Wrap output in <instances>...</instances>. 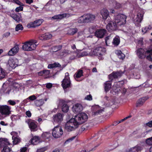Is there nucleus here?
Here are the masks:
<instances>
[{
	"instance_id": "59",
	"label": "nucleus",
	"mask_w": 152,
	"mask_h": 152,
	"mask_svg": "<svg viewBox=\"0 0 152 152\" xmlns=\"http://www.w3.org/2000/svg\"><path fill=\"white\" fill-rule=\"evenodd\" d=\"M26 3L30 4L33 2V0H25Z\"/></svg>"
},
{
	"instance_id": "9",
	"label": "nucleus",
	"mask_w": 152,
	"mask_h": 152,
	"mask_svg": "<svg viewBox=\"0 0 152 152\" xmlns=\"http://www.w3.org/2000/svg\"><path fill=\"white\" fill-rule=\"evenodd\" d=\"M11 107L5 105L0 106V113L2 115H7L10 113Z\"/></svg>"
},
{
	"instance_id": "3",
	"label": "nucleus",
	"mask_w": 152,
	"mask_h": 152,
	"mask_svg": "<svg viewBox=\"0 0 152 152\" xmlns=\"http://www.w3.org/2000/svg\"><path fill=\"white\" fill-rule=\"evenodd\" d=\"M95 19L94 15L90 14H85L81 16L78 20V22L81 23H86L90 22Z\"/></svg>"
},
{
	"instance_id": "57",
	"label": "nucleus",
	"mask_w": 152,
	"mask_h": 152,
	"mask_svg": "<svg viewBox=\"0 0 152 152\" xmlns=\"http://www.w3.org/2000/svg\"><path fill=\"white\" fill-rule=\"evenodd\" d=\"M81 129L82 130H87V128L86 127L85 124H83L81 127Z\"/></svg>"
},
{
	"instance_id": "42",
	"label": "nucleus",
	"mask_w": 152,
	"mask_h": 152,
	"mask_svg": "<svg viewBox=\"0 0 152 152\" xmlns=\"http://www.w3.org/2000/svg\"><path fill=\"white\" fill-rule=\"evenodd\" d=\"M103 111H104V110L102 109L98 110L96 112H94L93 113V115H100Z\"/></svg>"
},
{
	"instance_id": "22",
	"label": "nucleus",
	"mask_w": 152,
	"mask_h": 152,
	"mask_svg": "<svg viewBox=\"0 0 152 152\" xmlns=\"http://www.w3.org/2000/svg\"><path fill=\"white\" fill-rule=\"evenodd\" d=\"M101 14L102 16L103 19L106 20L109 17V12L108 10L105 9H103L101 11Z\"/></svg>"
},
{
	"instance_id": "11",
	"label": "nucleus",
	"mask_w": 152,
	"mask_h": 152,
	"mask_svg": "<svg viewBox=\"0 0 152 152\" xmlns=\"http://www.w3.org/2000/svg\"><path fill=\"white\" fill-rule=\"evenodd\" d=\"M121 76V73L119 72H113L108 75L109 79L110 81L112 82L114 79L117 78Z\"/></svg>"
},
{
	"instance_id": "29",
	"label": "nucleus",
	"mask_w": 152,
	"mask_h": 152,
	"mask_svg": "<svg viewBox=\"0 0 152 152\" xmlns=\"http://www.w3.org/2000/svg\"><path fill=\"white\" fill-rule=\"evenodd\" d=\"M111 83L110 81H107L104 83V86L105 91L107 92L109 91L111 88Z\"/></svg>"
},
{
	"instance_id": "62",
	"label": "nucleus",
	"mask_w": 152,
	"mask_h": 152,
	"mask_svg": "<svg viewBox=\"0 0 152 152\" xmlns=\"http://www.w3.org/2000/svg\"><path fill=\"white\" fill-rule=\"evenodd\" d=\"M119 123H118V121H116L114 122L112 124L113 126H116Z\"/></svg>"
},
{
	"instance_id": "25",
	"label": "nucleus",
	"mask_w": 152,
	"mask_h": 152,
	"mask_svg": "<svg viewBox=\"0 0 152 152\" xmlns=\"http://www.w3.org/2000/svg\"><path fill=\"white\" fill-rule=\"evenodd\" d=\"M77 127H75L74 126H73L72 124H69L66 123L65 125V129L68 132H71L74 130Z\"/></svg>"
},
{
	"instance_id": "47",
	"label": "nucleus",
	"mask_w": 152,
	"mask_h": 152,
	"mask_svg": "<svg viewBox=\"0 0 152 152\" xmlns=\"http://www.w3.org/2000/svg\"><path fill=\"white\" fill-rule=\"evenodd\" d=\"M29 26L30 28H35L37 27L35 21L30 23L29 24Z\"/></svg>"
},
{
	"instance_id": "53",
	"label": "nucleus",
	"mask_w": 152,
	"mask_h": 152,
	"mask_svg": "<svg viewBox=\"0 0 152 152\" xmlns=\"http://www.w3.org/2000/svg\"><path fill=\"white\" fill-rule=\"evenodd\" d=\"M146 124L147 126L150 127H152V121H149Z\"/></svg>"
},
{
	"instance_id": "28",
	"label": "nucleus",
	"mask_w": 152,
	"mask_h": 152,
	"mask_svg": "<svg viewBox=\"0 0 152 152\" xmlns=\"http://www.w3.org/2000/svg\"><path fill=\"white\" fill-rule=\"evenodd\" d=\"M124 83V82L123 80L115 82L113 85L114 87H116L117 88H121L123 86Z\"/></svg>"
},
{
	"instance_id": "58",
	"label": "nucleus",
	"mask_w": 152,
	"mask_h": 152,
	"mask_svg": "<svg viewBox=\"0 0 152 152\" xmlns=\"http://www.w3.org/2000/svg\"><path fill=\"white\" fill-rule=\"evenodd\" d=\"M147 27H145V28H142V31L143 32H144L145 33H146L148 31V30L147 29Z\"/></svg>"
},
{
	"instance_id": "18",
	"label": "nucleus",
	"mask_w": 152,
	"mask_h": 152,
	"mask_svg": "<svg viewBox=\"0 0 152 152\" xmlns=\"http://www.w3.org/2000/svg\"><path fill=\"white\" fill-rule=\"evenodd\" d=\"M149 97L148 96H144L139 99L137 102L136 107H140L142 106L145 101L148 99Z\"/></svg>"
},
{
	"instance_id": "19",
	"label": "nucleus",
	"mask_w": 152,
	"mask_h": 152,
	"mask_svg": "<svg viewBox=\"0 0 152 152\" xmlns=\"http://www.w3.org/2000/svg\"><path fill=\"white\" fill-rule=\"evenodd\" d=\"M71 82L70 80L64 79L62 81L61 86L64 89L70 87Z\"/></svg>"
},
{
	"instance_id": "17",
	"label": "nucleus",
	"mask_w": 152,
	"mask_h": 152,
	"mask_svg": "<svg viewBox=\"0 0 152 152\" xmlns=\"http://www.w3.org/2000/svg\"><path fill=\"white\" fill-rule=\"evenodd\" d=\"M19 49L18 45L15 44L14 46L9 50L8 53V54L9 56H12L18 52Z\"/></svg>"
},
{
	"instance_id": "21",
	"label": "nucleus",
	"mask_w": 152,
	"mask_h": 152,
	"mask_svg": "<svg viewBox=\"0 0 152 152\" xmlns=\"http://www.w3.org/2000/svg\"><path fill=\"white\" fill-rule=\"evenodd\" d=\"M52 37L51 34L49 33H45L44 34L39 36V38L41 40H47L50 39Z\"/></svg>"
},
{
	"instance_id": "38",
	"label": "nucleus",
	"mask_w": 152,
	"mask_h": 152,
	"mask_svg": "<svg viewBox=\"0 0 152 152\" xmlns=\"http://www.w3.org/2000/svg\"><path fill=\"white\" fill-rule=\"evenodd\" d=\"M49 73V70H43L38 72V75L40 76H42L43 75H47Z\"/></svg>"
},
{
	"instance_id": "40",
	"label": "nucleus",
	"mask_w": 152,
	"mask_h": 152,
	"mask_svg": "<svg viewBox=\"0 0 152 152\" xmlns=\"http://www.w3.org/2000/svg\"><path fill=\"white\" fill-rule=\"evenodd\" d=\"M23 27L21 24H19L16 26L15 28V30L16 31H18L19 30H22Z\"/></svg>"
},
{
	"instance_id": "56",
	"label": "nucleus",
	"mask_w": 152,
	"mask_h": 152,
	"mask_svg": "<svg viewBox=\"0 0 152 152\" xmlns=\"http://www.w3.org/2000/svg\"><path fill=\"white\" fill-rule=\"evenodd\" d=\"M65 77L64 79H67L68 80H70L69 77V74L68 72H66L65 74Z\"/></svg>"
},
{
	"instance_id": "4",
	"label": "nucleus",
	"mask_w": 152,
	"mask_h": 152,
	"mask_svg": "<svg viewBox=\"0 0 152 152\" xmlns=\"http://www.w3.org/2000/svg\"><path fill=\"white\" fill-rule=\"evenodd\" d=\"M106 51L105 48L102 47H98L93 50L92 54L95 56H98L99 60H102L103 58L102 56Z\"/></svg>"
},
{
	"instance_id": "30",
	"label": "nucleus",
	"mask_w": 152,
	"mask_h": 152,
	"mask_svg": "<svg viewBox=\"0 0 152 152\" xmlns=\"http://www.w3.org/2000/svg\"><path fill=\"white\" fill-rule=\"evenodd\" d=\"M115 53L118 55V57L119 59L122 60H124L125 58V55L123 53L121 50H118L116 51Z\"/></svg>"
},
{
	"instance_id": "2",
	"label": "nucleus",
	"mask_w": 152,
	"mask_h": 152,
	"mask_svg": "<svg viewBox=\"0 0 152 152\" xmlns=\"http://www.w3.org/2000/svg\"><path fill=\"white\" fill-rule=\"evenodd\" d=\"M37 40L31 39L25 42L22 46V48L25 51H30L34 50L36 48Z\"/></svg>"
},
{
	"instance_id": "32",
	"label": "nucleus",
	"mask_w": 152,
	"mask_h": 152,
	"mask_svg": "<svg viewBox=\"0 0 152 152\" xmlns=\"http://www.w3.org/2000/svg\"><path fill=\"white\" fill-rule=\"evenodd\" d=\"M143 16V14L142 13L138 12L137 13L136 18V21L140 23L142 21Z\"/></svg>"
},
{
	"instance_id": "10",
	"label": "nucleus",
	"mask_w": 152,
	"mask_h": 152,
	"mask_svg": "<svg viewBox=\"0 0 152 152\" xmlns=\"http://www.w3.org/2000/svg\"><path fill=\"white\" fill-rule=\"evenodd\" d=\"M106 30L104 29H97L95 32V35L98 38H102L106 33Z\"/></svg>"
},
{
	"instance_id": "7",
	"label": "nucleus",
	"mask_w": 152,
	"mask_h": 152,
	"mask_svg": "<svg viewBox=\"0 0 152 152\" xmlns=\"http://www.w3.org/2000/svg\"><path fill=\"white\" fill-rule=\"evenodd\" d=\"M76 118L77 120L79 125L82 124L87 121L88 116L86 113H81L76 115Z\"/></svg>"
},
{
	"instance_id": "20",
	"label": "nucleus",
	"mask_w": 152,
	"mask_h": 152,
	"mask_svg": "<svg viewBox=\"0 0 152 152\" xmlns=\"http://www.w3.org/2000/svg\"><path fill=\"white\" fill-rule=\"evenodd\" d=\"M66 15L67 14L66 13L59 14L55 15L53 17H50V19L52 20H60L66 17Z\"/></svg>"
},
{
	"instance_id": "13",
	"label": "nucleus",
	"mask_w": 152,
	"mask_h": 152,
	"mask_svg": "<svg viewBox=\"0 0 152 152\" xmlns=\"http://www.w3.org/2000/svg\"><path fill=\"white\" fill-rule=\"evenodd\" d=\"M18 60L15 58H10L8 61L9 66L12 68H15L18 65Z\"/></svg>"
},
{
	"instance_id": "64",
	"label": "nucleus",
	"mask_w": 152,
	"mask_h": 152,
	"mask_svg": "<svg viewBox=\"0 0 152 152\" xmlns=\"http://www.w3.org/2000/svg\"><path fill=\"white\" fill-rule=\"evenodd\" d=\"M76 137V136H74L73 137H72L70 138L69 139V140H67V141H68V140L72 141L74 139H75Z\"/></svg>"
},
{
	"instance_id": "8",
	"label": "nucleus",
	"mask_w": 152,
	"mask_h": 152,
	"mask_svg": "<svg viewBox=\"0 0 152 152\" xmlns=\"http://www.w3.org/2000/svg\"><path fill=\"white\" fill-rule=\"evenodd\" d=\"M63 133V131L61 127L56 126L53 129L52 134L54 137L58 138L62 135Z\"/></svg>"
},
{
	"instance_id": "61",
	"label": "nucleus",
	"mask_w": 152,
	"mask_h": 152,
	"mask_svg": "<svg viewBox=\"0 0 152 152\" xmlns=\"http://www.w3.org/2000/svg\"><path fill=\"white\" fill-rule=\"evenodd\" d=\"M15 117H17L16 115H12L11 116V119L13 121L14 120H15L16 119V118H15Z\"/></svg>"
},
{
	"instance_id": "33",
	"label": "nucleus",
	"mask_w": 152,
	"mask_h": 152,
	"mask_svg": "<svg viewBox=\"0 0 152 152\" xmlns=\"http://www.w3.org/2000/svg\"><path fill=\"white\" fill-rule=\"evenodd\" d=\"M141 150L140 147L136 146L131 148L129 150V152H140Z\"/></svg>"
},
{
	"instance_id": "34",
	"label": "nucleus",
	"mask_w": 152,
	"mask_h": 152,
	"mask_svg": "<svg viewBox=\"0 0 152 152\" xmlns=\"http://www.w3.org/2000/svg\"><path fill=\"white\" fill-rule=\"evenodd\" d=\"M61 65L58 63H54L53 64H49L48 65V69H53L55 67H60Z\"/></svg>"
},
{
	"instance_id": "43",
	"label": "nucleus",
	"mask_w": 152,
	"mask_h": 152,
	"mask_svg": "<svg viewBox=\"0 0 152 152\" xmlns=\"http://www.w3.org/2000/svg\"><path fill=\"white\" fill-rule=\"evenodd\" d=\"M96 26H92L89 28V31L91 33H94V31H96Z\"/></svg>"
},
{
	"instance_id": "27",
	"label": "nucleus",
	"mask_w": 152,
	"mask_h": 152,
	"mask_svg": "<svg viewBox=\"0 0 152 152\" xmlns=\"http://www.w3.org/2000/svg\"><path fill=\"white\" fill-rule=\"evenodd\" d=\"M78 31V29L76 28H70L67 31V34L70 35H73L75 34Z\"/></svg>"
},
{
	"instance_id": "48",
	"label": "nucleus",
	"mask_w": 152,
	"mask_h": 152,
	"mask_svg": "<svg viewBox=\"0 0 152 152\" xmlns=\"http://www.w3.org/2000/svg\"><path fill=\"white\" fill-rule=\"evenodd\" d=\"M13 1L16 4L20 5L23 6V4L21 3L19 0H13Z\"/></svg>"
},
{
	"instance_id": "55",
	"label": "nucleus",
	"mask_w": 152,
	"mask_h": 152,
	"mask_svg": "<svg viewBox=\"0 0 152 152\" xmlns=\"http://www.w3.org/2000/svg\"><path fill=\"white\" fill-rule=\"evenodd\" d=\"M26 115L28 117H30L31 116V114L29 111H27L26 112Z\"/></svg>"
},
{
	"instance_id": "12",
	"label": "nucleus",
	"mask_w": 152,
	"mask_h": 152,
	"mask_svg": "<svg viewBox=\"0 0 152 152\" xmlns=\"http://www.w3.org/2000/svg\"><path fill=\"white\" fill-rule=\"evenodd\" d=\"M12 135H13L12 139L13 140V143L16 145L20 143L21 141V140L19 137L17 135L18 133L17 132H13L11 133Z\"/></svg>"
},
{
	"instance_id": "52",
	"label": "nucleus",
	"mask_w": 152,
	"mask_h": 152,
	"mask_svg": "<svg viewBox=\"0 0 152 152\" xmlns=\"http://www.w3.org/2000/svg\"><path fill=\"white\" fill-rule=\"evenodd\" d=\"M52 84L50 83H47L46 84V87L48 89H49L52 88Z\"/></svg>"
},
{
	"instance_id": "15",
	"label": "nucleus",
	"mask_w": 152,
	"mask_h": 152,
	"mask_svg": "<svg viewBox=\"0 0 152 152\" xmlns=\"http://www.w3.org/2000/svg\"><path fill=\"white\" fill-rule=\"evenodd\" d=\"M59 104L62 105L61 108L62 111L64 113H67L69 110V107L68 105L65 103V101L63 99L60 100L59 101Z\"/></svg>"
},
{
	"instance_id": "51",
	"label": "nucleus",
	"mask_w": 152,
	"mask_h": 152,
	"mask_svg": "<svg viewBox=\"0 0 152 152\" xmlns=\"http://www.w3.org/2000/svg\"><path fill=\"white\" fill-rule=\"evenodd\" d=\"M8 102L10 105L12 106L16 104V103L14 101L12 100H9L8 101Z\"/></svg>"
},
{
	"instance_id": "45",
	"label": "nucleus",
	"mask_w": 152,
	"mask_h": 152,
	"mask_svg": "<svg viewBox=\"0 0 152 152\" xmlns=\"http://www.w3.org/2000/svg\"><path fill=\"white\" fill-rule=\"evenodd\" d=\"M37 98V97L33 95L29 96L27 99V100H29L30 101H33L35 100H36Z\"/></svg>"
},
{
	"instance_id": "41",
	"label": "nucleus",
	"mask_w": 152,
	"mask_h": 152,
	"mask_svg": "<svg viewBox=\"0 0 152 152\" xmlns=\"http://www.w3.org/2000/svg\"><path fill=\"white\" fill-rule=\"evenodd\" d=\"M34 21L35 22L36 26H38L41 25L43 21V20L42 19H39Z\"/></svg>"
},
{
	"instance_id": "60",
	"label": "nucleus",
	"mask_w": 152,
	"mask_h": 152,
	"mask_svg": "<svg viewBox=\"0 0 152 152\" xmlns=\"http://www.w3.org/2000/svg\"><path fill=\"white\" fill-rule=\"evenodd\" d=\"M126 92V89L125 88H123L121 90V92L124 94H125Z\"/></svg>"
},
{
	"instance_id": "63",
	"label": "nucleus",
	"mask_w": 152,
	"mask_h": 152,
	"mask_svg": "<svg viewBox=\"0 0 152 152\" xmlns=\"http://www.w3.org/2000/svg\"><path fill=\"white\" fill-rule=\"evenodd\" d=\"M46 134H47V133H43L42 134V136L43 137V138L44 139H46Z\"/></svg>"
},
{
	"instance_id": "44",
	"label": "nucleus",
	"mask_w": 152,
	"mask_h": 152,
	"mask_svg": "<svg viewBox=\"0 0 152 152\" xmlns=\"http://www.w3.org/2000/svg\"><path fill=\"white\" fill-rule=\"evenodd\" d=\"M146 143L149 145H152V137L146 139Z\"/></svg>"
},
{
	"instance_id": "1",
	"label": "nucleus",
	"mask_w": 152,
	"mask_h": 152,
	"mask_svg": "<svg viewBox=\"0 0 152 152\" xmlns=\"http://www.w3.org/2000/svg\"><path fill=\"white\" fill-rule=\"evenodd\" d=\"M126 16L123 14H119L116 15L114 20L110 21L106 26V28L109 32H111L116 30L118 26L125 24L126 22Z\"/></svg>"
},
{
	"instance_id": "50",
	"label": "nucleus",
	"mask_w": 152,
	"mask_h": 152,
	"mask_svg": "<svg viewBox=\"0 0 152 152\" xmlns=\"http://www.w3.org/2000/svg\"><path fill=\"white\" fill-rule=\"evenodd\" d=\"M10 33L9 32H6L4 34L3 37L7 38L10 36Z\"/></svg>"
},
{
	"instance_id": "31",
	"label": "nucleus",
	"mask_w": 152,
	"mask_h": 152,
	"mask_svg": "<svg viewBox=\"0 0 152 152\" xmlns=\"http://www.w3.org/2000/svg\"><path fill=\"white\" fill-rule=\"evenodd\" d=\"M120 43V38L118 36H116L113 39V43L115 46H118Z\"/></svg>"
},
{
	"instance_id": "26",
	"label": "nucleus",
	"mask_w": 152,
	"mask_h": 152,
	"mask_svg": "<svg viewBox=\"0 0 152 152\" xmlns=\"http://www.w3.org/2000/svg\"><path fill=\"white\" fill-rule=\"evenodd\" d=\"M39 137L38 136H35L33 137L30 140V142L32 144L36 145L39 142Z\"/></svg>"
},
{
	"instance_id": "49",
	"label": "nucleus",
	"mask_w": 152,
	"mask_h": 152,
	"mask_svg": "<svg viewBox=\"0 0 152 152\" xmlns=\"http://www.w3.org/2000/svg\"><path fill=\"white\" fill-rule=\"evenodd\" d=\"M85 99L91 101L92 99V96L91 94L87 95L85 97Z\"/></svg>"
},
{
	"instance_id": "6",
	"label": "nucleus",
	"mask_w": 152,
	"mask_h": 152,
	"mask_svg": "<svg viewBox=\"0 0 152 152\" xmlns=\"http://www.w3.org/2000/svg\"><path fill=\"white\" fill-rule=\"evenodd\" d=\"M26 122L31 132H35L38 130V123L34 120L31 119H28Z\"/></svg>"
},
{
	"instance_id": "23",
	"label": "nucleus",
	"mask_w": 152,
	"mask_h": 152,
	"mask_svg": "<svg viewBox=\"0 0 152 152\" xmlns=\"http://www.w3.org/2000/svg\"><path fill=\"white\" fill-rule=\"evenodd\" d=\"M66 123H69V124H72L73 126L75 127H78L79 125L77 120L76 118V115L74 118H71Z\"/></svg>"
},
{
	"instance_id": "54",
	"label": "nucleus",
	"mask_w": 152,
	"mask_h": 152,
	"mask_svg": "<svg viewBox=\"0 0 152 152\" xmlns=\"http://www.w3.org/2000/svg\"><path fill=\"white\" fill-rule=\"evenodd\" d=\"M27 150V148L26 147H24L20 149V152H26Z\"/></svg>"
},
{
	"instance_id": "14",
	"label": "nucleus",
	"mask_w": 152,
	"mask_h": 152,
	"mask_svg": "<svg viewBox=\"0 0 152 152\" xmlns=\"http://www.w3.org/2000/svg\"><path fill=\"white\" fill-rule=\"evenodd\" d=\"M83 110V107L82 105L79 103L75 104L72 107V110L75 113H79Z\"/></svg>"
},
{
	"instance_id": "37",
	"label": "nucleus",
	"mask_w": 152,
	"mask_h": 152,
	"mask_svg": "<svg viewBox=\"0 0 152 152\" xmlns=\"http://www.w3.org/2000/svg\"><path fill=\"white\" fill-rule=\"evenodd\" d=\"M62 47L61 45H57L54 46L53 47L52 50L53 52H56L60 50Z\"/></svg>"
},
{
	"instance_id": "35",
	"label": "nucleus",
	"mask_w": 152,
	"mask_h": 152,
	"mask_svg": "<svg viewBox=\"0 0 152 152\" xmlns=\"http://www.w3.org/2000/svg\"><path fill=\"white\" fill-rule=\"evenodd\" d=\"M83 72L82 70H79L74 75V77L76 78H80L83 76Z\"/></svg>"
},
{
	"instance_id": "36",
	"label": "nucleus",
	"mask_w": 152,
	"mask_h": 152,
	"mask_svg": "<svg viewBox=\"0 0 152 152\" xmlns=\"http://www.w3.org/2000/svg\"><path fill=\"white\" fill-rule=\"evenodd\" d=\"M44 103L43 100L42 99L37 100L35 101V104L37 107L42 105Z\"/></svg>"
},
{
	"instance_id": "39",
	"label": "nucleus",
	"mask_w": 152,
	"mask_h": 152,
	"mask_svg": "<svg viewBox=\"0 0 152 152\" xmlns=\"http://www.w3.org/2000/svg\"><path fill=\"white\" fill-rule=\"evenodd\" d=\"M5 76V73L4 69L1 68H0V80L4 78Z\"/></svg>"
},
{
	"instance_id": "16",
	"label": "nucleus",
	"mask_w": 152,
	"mask_h": 152,
	"mask_svg": "<svg viewBox=\"0 0 152 152\" xmlns=\"http://www.w3.org/2000/svg\"><path fill=\"white\" fill-rule=\"evenodd\" d=\"M53 119L55 122L60 124L63 120V115L61 113H58L53 115Z\"/></svg>"
},
{
	"instance_id": "5",
	"label": "nucleus",
	"mask_w": 152,
	"mask_h": 152,
	"mask_svg": "<svg viewBox=\"0 0 152 152\" xmlns=\"http://www.w3.org/2000/svg\"><path fill=\"white\" fill-rule=\"evenodd\" d=\"M10 143L7 139H3L0 140V148H3L1 152H10L11 149L8 146Z\"/></svg>"
},
{
	"instance_id": "24",
	"label": "nucleus",
	"mask_w": 152,
	"mask_h": 152,
	"mask_svg": "<svg viewBox=\"0 0 152 152\" xmlns=\"http://www.w3.org/2000/svg\"><path fill=\"white\" fill-rule=\"evenodd\" d=\"M11 17L18 23H19L21 20L22 17L20 13H18V15L15 13L12 14L11 15Z\"/></svg>"
},
{
	"instance_id": "46",
	"label": "nucleus",
	"mask_w": 152,
	"mask_h": 152,
	"mask_svg": "<svg viewBox=\"0 0 152 152\" xmlns=\"http://www.w3.org/2000/svg\"><path fill=\"white\" fill-rule=\"evenodd\" d=\"M22 6H20L16 8L15 9V11L16 12H18L19 11H22L23 10V7Z\"/></svg>"
}]
</instances>
